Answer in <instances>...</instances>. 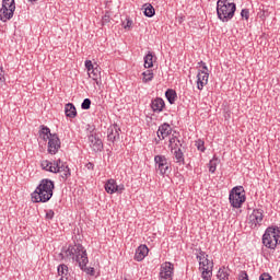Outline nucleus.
I'll use <instances>...</instances> for the list:
<instances>
[{
  "instance_id": "49530a36",
  "label": "nucleus",
  "mask_w": 280,
  "mask_h": 280,
  "mask_svg": "<svg viewBox=\"0 0 280 280\" xmlns=\"http://www.w3.org/2000/svg\"><path fill=\"white\" fill-rule=\"evenodd\" d=\"M260 19H266V11H262V14L260 15Z\"/></svg>"
},
{
  "instance_id": "39448f33",
  "label": "nucleus",
  "mask_w": 280,
  "mask_h": 280,
  "mask_svg": "<svg viewBox=\"0 0 280 280\" xmlns=\"http://www.w3.org/2000/svg\"><path fill=\"white\" fill-rule=\"evenodd\" d=\"M262 244L266 248L275 250L277 245L280 244V228L279 226H269L262 235Z\"/></svg>"
},
{
  "instance_id": "f8f14e48",
  "label": "nucleus",
  "mask_w": 280,
  "mask_h": 280,
  "mask_svg": "<svg viewBox=\"0 0 280 280\" xmlns=\"http://www.w3.org/2000/svg\"><path fill=\"white\" fill-rule=\"evenodd\" d=\"M60 145L61 142L58 133L50 135V138H48V154H58Z\"/></svg>"
},
{
  "instance_id": "423d86ee",
  "label": "nucleus",
  "mask_w": 280,
  "mask_h": 280,
  "mask_svg": "<svg viewBox=\"0 0 280 280\" xmlns=\"http://www.w3.org/2000/svg\"><path fill=\"white\" fill-rule=\"evenodd\" d=\"M230 203L234 209H241L246 202V191L243 186H236L230 191Z\"/></svg>"
},
{
  "instance_id": "c9c22d12",
  "label": "nucleus",
  "mask_w": 280,
  "mask_h": 280,
  "mask_svg": "<svg viewBox=\"0 0 280 280\" xmlns=\"http://www.w3.org/2000/svg\"><path fill=\"white\" fill-rule=\"evenodd\" d=\"M85 69L88 70V73H90V71L94 70L95 67H93V61L86 60L85 61Z\"/></svg>"
},
{
  "instance_id": "20e7f679",
  "label": "nucleus",
  "mask_w": 280,
  "mask_h": 280,
  "mask_svg": "<svg viewBox=\"0 0 280 280\" xmlns=\"http://www.w3.org/2000/svg\"><path fill=\"white\" fill-rule=\"evenodd\" d=\"M236 10L237 5L234 2H229V0L217 1V16L222 23H229L235 16Z\"/></svg>"
},
{
  "instance_id": "9d476101",
  "label": "nucleus",
  "mask_w": 280,
  "mask_h": 280,
  "mask_svg": "<svg viewBox=\"0 0 280 280\" xmlns=\"http://www.w3.org/2000/svg\"><path fill=\"white\" fill-rule=\"evenodd\" d=\"M261 222H264V210L254 209L249 215V226L252 229H257V226H261Z\"/></svg>"
},
{
  "instance_id": "72a5a7b5",
  "label": "nucleus",
  "mask_w": 280,
  "mask_h": 280,
  "mask_svg": "<svg viewBox=\"0 0 280 280\" xmlns=\"http://www.w3.org/2000/svg\"><path fill=\"white\" fill-rule=\"evenodd\" d=\"M207 257H209V255H207L206 252L199 249V254H197L198 261H202V259H207Z\"/></svg>"
},
{
  "instance_id": "4468645a",
  "label": "nucleus",
  "mask_w": 280,
  "mask_h": 280,
  "mask_svg": "<svg viewBox=\"0 0 280 280\" xmlns=\"http://www.w3.org/2000/svg\"><path fill=\"white\" fill-rule=\"evenodd\" d=\"M121 129L117 124H114L107 129V141L115 143V141H119V132Z\"/></svg>"
},
{
  "instance_id": "ea45409f",
  "label": "nucleus",
  "mask_w": 280,
  "mask_h": 280,
  "mask_svg": "<svg viewBox=\"0 0 280 280\" xmlns=\"http://www.w3.org/2000/svg\"><path fill=\"white\" fill-rule=\"evenodd\" d=\"M238 280H248V273L246 271H241L238 275Z\"/></svg>"
},
{
  "instance_id": "79ce46f5",
  "label": "nucleus",
  "mask_w": 280,
  "mask_h": 280,
  "mask_svg": "<svg viewBox=\"0 0 280 280\" xmlns=\"http://www.w3.org/2000/svg\"><path fill=\"white\" fill-rule=\"evenodd\" d=\"M199 65H201V67L203 69V70H200V71H206V73H207V71H209V68L207 67V63H205L203 61H200Z\"/></svg>"
},
{
  "instance_id": "f704fd0d",
  "label": "nucleus",
  "mask_w": 280,
  "mask_h": 280,
  "mask_svg": "<svg viewBox=\"0 0 280 280\" xmlns=\"http://www.w3.org/2000/svg\"><path fill=\"white\" fill-rule=\"evenodd\" d=\"M241 16H242V19H245L246 21H248L249 16H250V11H248V9H243L241 11Z\"/></svg>"
},
{
  "instance_id": "4c0bfd02",
  "label": "nucleus",
  "mask_w": 280,
  "mask_h": 280,
  "mask_svg": "<svg viewBox=\"0 0 280 280\" xmlns=\"http://www.w3.org/2000/svg\"><path fill=\"white\" fill-rule=\"evenodd\" d=\"M122 25L125 30H130L132 27V20L127 19V22H122Z\"/></svg>"
},
{
  "instance_id": "ddd939ff",
  "label": "nucleus",
  "mask_w": 280,
  "mask_h": 280,
  "mask_svg": "<svg viewBox=\"0 0 280 280\" xmlns=\"http://www.w3.org/2000/svg\"><path fill=\"white\" fill-rule=\"evenodd\" d=\"M89 143L94 152H102L104 150V142L97 133H91L89 136Z\"/></svg>"
},
{
  "instance_id": "473e14b6",
  "label": "nucleus",
  "mask_w": 280,
  "mask_h": 280,
  "mask_svg": "<svg viewBox=\"0 0 280 280\" xmlns=\"http://www.w3.org/2000/svg\"><path fill=\"white\" fill-rule=\"evenodd\" d=\"M196 147L199 150V152H205L206 148H205V141L199 139L196 141Z\"/></svg>"
},
{
  "instance_id": "b1692460",
  "label": "nucleus",
  "mask_w": 280,
  "mask_h": 280,
  "mask_svg": "<svg viewBox=\"0 0 280 280\" xmlns=\"http://www.w3.org/2000/svg\"><path fill=\"white\" fill-rule=\"evenodd\" d=\"M117 182L115 179H108L105 184V191L107 194H115Z\"/></svg>"
},
{
  "instance_id": "e433bc0d",
  "label": "nucleus",
  "mask_w": 280,
  "mask_h": 280,
  "mask_svg": "<svg viewBox=\"0 0 280 280\" xmlns=\"http://www.w3.org/2000/svg\"><path fill=\"white\" fill-rule=\"evenodd\" d=\"M259 280H272V276L268 272H264L259 276Z\"/></svg>"
},
{
  "instance_id": "2f4dec72",
  "label": "nucleus",
  "mask_w": 280,
  "mask_h": 280,
  "mask_svg": "<svg viewBox=\"0 0 280 280\" xmlns=\"http://www.w3.org/2000/svg\"><path fill=\"white\" fill-rule=\"evenodd\" d=\"M108 23H110V13L106 11L102 19V25H108Z\"/></svg>"
},
{
  "instance_id": "a211bd4d",
  "label": "nucleus",
  "mask_w": 280,
  "mask_h": 280,
  "mask_svg": "<svg viewBox=\"0 0 280 280\" xmlns=\"http://www.w3.org/2000/svg\"><path fill=\"white\" fill-rule=\"evenodd\" d=\"M151 108L153 113H163V109L165 108V101L161 97H156L151 102Z\"/></svg>"
},
{
  "instance_id": "bb28decb",
  "label": "nucleus",
  "mask_w": 280,
  "mask_h": 280,
  "mask_svg": "<svg viewBox=\"0 0 280 280\" xmlns=\"http://www.w3.org/2000/svg\"><path fill=\"white\" fill-rule=\"evenodd\" d=\"M142 75H143L142 82L144 83L152 82V80H154V71L152 70L144 71Z\"/></svg>"
},
{
  "instance_id": "c03bdc74",
  "label": "nucleus",
  "mask_w": 280,
  "mask_h": 280,
  "mask_svg": "<svg viewBox=\"0 0 280 280\" xmlns=\"http://www.w3.org/2000/svg\"><path fill=\"white\" fill-rule=\"evenodd\" d=\"M178 145H179V148H183V143L180 142V139H176V141H175V148H178Z\"/></svg>"
},
{
  "instance_id": "f03ea898",
  "label": "nucleus",
  "mask_w": 280,
  "mask_h": 280,
  "mask_svg": "<svg viewBox=\"0 0 280 280\" xmlns=\"http://www.w3.org/2000/svg\"><path fill=\"white\" fill-rule=\"evenodd\" d=\"M56 185L51 179H42L35 191L32 194L33 202H49L54 196Z\"/></svg>"
},
{
  "instance_id": "1a4fd4ad",
  "label": "nucleus",
  "mask_w": 280,
  "mask_h": 280,
  "mask_svg": "<svg viewBox=\"0 0 280 280\" xmlns=\"http://www.w3.org/2000/svg\"><path fill=\"white\" fill-rule=\"evenodd\" d=\"M154 163L161 176H165V174H168L171 172L170 163H167V158H165V155H155Z\"/></svg>"
},
{
  "instance_id": "6e6552de",
  "label": "nucleus",
  "mask_w": 280,
  "mask_h": 280,
  "mask_svg": "<svg viewBox=\"0 0 280 280\" xmlns=\"http://www.w3.org/2000/svg\"><path fill=\"white\" fill-rule=\"evenodd\" d=\"M199 270H202L201 277L203 280H211V277H213V260H209V257L199 260Z\"/></svg>"
},
{
  "instance_id": "c756f323",
  "label": "nucleus",
  "mask_w": 280,
  "mask_h": 280,
  "mask_svg": "<svg viewBox=\"0 0 280 280\" xmlns=\"http://www.w3.org/2000/svg\"><path fill=\"white\" fill-rule=\"evenodd\" d=\"M217 167H218V159L210 160V162H209V172L211 174H215Z\"/></svg>"
},
{
  "instance_id": "c85d7f7f",
  "label": "nucleus",
  "mask_w": 280,
  "mask_h": 280,
  "mask_svg": "<svg viewBox=\"0 0 280 280\" xmlns=\"http://www.w3.org/2000/svg\"><path fill=\"white\" fill-rule=\"evenodd\" d=\"M89 77L92 78V80H95L96 84H100V81H97V77L100 75V69L94 68L90 72H88Z\"/></svg>"
},
{
  "instance_id": "a19ab883",
  "label": "nucleus",
  "mask_w": 280,
  "mask_h": 280,
  "mask_svg": "<svg viewBox=\"0 0 280 280\" xmlns=\"http://www.w3.org/2000/svg\"><path fill=\"white\" fill-rule=\"evenodd\" d=\"M55 212L54 210H48L46 212V220H54Z\"/></svg>"
},
{
  "instance_id": "5701e85b",
  "label": "nucleus",
  "mask_w": 280,
  "mask_h": 280,
  "mask_svg": "<svg viewBox=\"0 0 280 280\" xmlns=\"http://www.w3.org/2000/svg\"><path fill=\"white\" fill-rule=\"evenodd\" d=\"M154 67V55L152 51H149L147 56H144V68L152 69Z\"/></svg>"
},
{
  "instance_id": "7ed1b4c3",
  "label": "nucleus",
  "mask_w": 280,
  "mask_h": 280,
  "mask_svg": "<svg viewBox=\"0 0 280 280\" xmlns=\"http://www.w3.org/2000/svg\"><path fill=\"white\" fill-rule=\"evenodd\" d=\"M42 168L52 174H61L62 180H67L71 176V168L62 160L58 159L54 162L45 160L42 162Z\"/></svg>"
},
{
  "instance_id": "393cba45",
  "label": "nucleus",
  "mask_w": 280,
  "mask_h": 280,
  "mask_svg": "<svg viewBox=\"0 0 280 280\" xmlns=\"http://www.w3.org/2000/svg\"><path fill=\"white\" fill-rule=\"evenodd\" d=\"M143 8H144V16L152 19V16L156 14V11L154 10V7L152 4H144Z\"/></svg>"
},
{
  "instance_id": "0eeeda50",
  "label": "nucleus",
  "mask_w": 280,
  "mask_h": 280,
  "mask_svg": "<svg viewBox=\"0 0 280 280\" xmlns=\"http://www.w3.org/2000/svg\"><path fill=\"white\" fill-rule=\"evenodd\" d=\"M16 10V2L14 0H2V8L0 9V21L5 23L14 16Z\"/></svg>"
},
{
  "instance_id": "2eb2a0df",
  "label": "nucleus",
  "mask_w": 280,
  "mask_h": 280,
  "mask_svg": "<svg viewBox=\"0 0 280 280\" xmlns=\"http://www.w3.org/2000/svg\"><path fill=\"white\" fill-rule=\"evenodd\" d=\"M209 82V72L207 71H199L197 74V89L202 91L206 84Z\"/></svg>"
},
{
  "instance_id": "4be33fe9",
  "label": "nucleus",
  "mask_w": 280,
  "mask_h": 280,
  "mask_svg": "<svg viewBox=\"0 0 280 280\" xmlns=\"http://www.w3.org/2000/svg\"><path fill=\"white\" fill-rule=\"evenodd\" d=\"M39 135H40V137H43L44 141H48V139H50L51 135H54V133H51V129H49V127L42 125Z\"/></svg>"
},
{
  "instance_id": "f3484780",
  "label": "nucleus",
  "mask_w": 280,
  "mask_h": 280,
  "mask_svg": "<svg viewBox=\"0 0 280 280\" xmlns=\"http://www.w3.org/2000/svg\"><path fill=\"white\" fill-rule=\"evenodd\" d=\"M150 253V249L148 248V245H140L136 249L135 259L136 261H143L145 259V256Z\"/></svg>"
},
{
  "instance_id": "aec40b11",
  "label": "nucleus",
  "mask_w": 280,
  "mask_h": 280,
  "mask_svg": "<svg viewBox=\"0 0 280 280\" xmlns=\"http://www.w3.org/2000/svg\"><path fill=\"white\" fill-rule=\"evenodd\" d=\"M58 275L61 277L60 279H66V280H73L71 277V273H69V267L65 264L59 265L57 268Z\"/></svg>"
},
{
  "instance_id": "dca6fc26",
  "label": "nucleus",
  "mask_w": 280,
  "mask_h": 280,
  "mask_svg": "<svg viewBox=\"0 0 280 280\" xmlns=\"http://www.w3.org/2000/svg\"><path fill=\"white\" fill-rule=\"evenodd\" d=\"M170 135H172V127L170 126V124L164 122L159 127L158 137L160 141H163V139L170 137Z\"/></svg>"
},
{
  "instance_id": "a18cd8bd",
  "label": "nucleus",
  "mask_w": 280,
  "mask_h": 280,
  "mask_svg": "<svg viewBox=\"0 0 280 280\" xmlns=\"http://www.w3.org/2000/svg\"><path fill=\"white\" fill-rule=\"evenodd\" d=\"M176 139H177L176 136H175V137H172V138L170 139V145H172L173 143H176Z\"/></svg>"
},
{
  "instance_id": "a878e982",
  "label": "nucleus",
  "mask_w": 280,
  "mask_h": 280,
  "mask_svg": "<svg viewBox=\"0 0 280 280\" xmlns=\"http://www.w3.org/2000/svg\"><path fill=\"white\" fill-rule=\"evenodd\" d=\"M217 277L219 280H229L230 273H229V269H225L224 267L220 268Z\"/></svg>"
},
{
  "instance_id": "f257e3e1",
  "label": "nucleus",
  "mask_w": 280,
  "mask_h": 280,
  "mask_svg": "<svg viewBox=\"0 0 280 280\" xmlns=\"http://www.w3.org/2000/svg\"><path fill=\"white\" fill-rule=\"evenodd\" d=\"M65 255L66 257H69L70 259L77 261V264H79V268H81L83 272L90 275V277H95V268L86 267V264H89V256L86 254V249H84V246H82V244L69 245V247L65 252Z\"/></svg>"
},
{
  "instance_id": "de8ad7c7",
  "label": "nucleus",
  "mask_w": 280,
  "mask_h": 280,
  "mask_svg": "<svg viewBox=\"0 0 280 280\" xmlns=\"http://www.w3.org/2000/svg\"><path fill=\"white\" fill-rule=\"evenodd\" d=\"M30 1L34 2V1H36V0H30Z\"/></svg>"
},
{
  "instance_id": "cd10ccee",
  "label": "nucleus",
  "mask_w": 280,
  "mask_h": 280,
  "mask_svg": "<svg viewBox=\"0 0 280 280\" xmlns=\"http://www.w3.org/2000/svg\"><path fill=\"white\" fill-rule=\"evenodd\" d=\"M174 156L177 163H185V154L183 153V150H180V148H178V150H175Z\"/></svg>"
},
{
  "instance_id": "412c9836",
  "label": "nucleus",
  "mask_w": 280,
  "mask_h": 280,
  "mask_svg": "<svg viewBox=\"0 0 280 280\" xmlns=\"http://www.w3.org/2000/svg\"><path fill=\"white\" fill-rule=\"evenodd\" d=\"M165 97L170 104H175L178 98V94L176 93V90L168 89L165 92Z\"/></svg>"
},
{
  "instance_id": "58836bf2",
  "label": "nucleus",
  "mask_w": 280,
  "mask_h": 280,
  "mask_svg": "<svg viewBox=\"0 0 280 280\" xmlns=\"http://www.w3.org/2000/svg\"><path fill=\"white\" fill-rule=\"evenodd\" d=\"M126 187L124 185H117L116 184V190L115 194H122Z\"/></svg>"
},
{
  "instance_id": "7c9ffc66",
  "label": "nucleus",
  "mask_w": 280,
  "mask_h": 280,
  "mask_svg": "<svg viewBox=\"0 0 280 280\" xmlns=\"http://www.w3.org/2000/svg\"><path fill=\"white\" fill-rule=\"evenodd\" d=\"M81 108L82 110H89V108H91V98L83 100Z\"/></svg>"
},
{
  "instance_id": "9b49d317",
  "label": "nucleus",
  "mask_w": 280,
  "mask_h": 280,
  "mask_svg": "<svg viewBox=\"0 0 280 280\" xmlns=\"http://www.w3.org/2000/svg\"><path fill=\"white\" fill-rule=\"evenodd\" d=\"M174 277V264L164 262L161 266L160 278L161 280H172Z\"/></svg>"
},
{
  "instance_id": "6ab92c4d",
  "label": "nucleus",
  "mask_w": 280,
  "mask_h": 280,
  "mask_svg": "<svg viewBox=\"0 0 280 280\" xmlns=\"http://www.w3.org/2000/svg\"><path fill=\"white\" fill-rule=\"evenodd\" d=\"M65 115L69 119H75V117H78V109H75V105H73V103L66 104Z\"/></svg>"
},
{
  "instance_id": "37998d69",
  "label": "nucleus",
  "mask_w": 280,
  "mask_h": 280,
  "mask_svg": "<svg viewBox=\"0 0 280 280\" xmlns=\"http://www.w3.org/2000/svg\"><path fill=\"white\" fill-rule=\"evenodd\" d=\"M85 167H86L88 170H94L95 164L89 162L88 164H85Z\"/></svg>"
}]
</instances>
